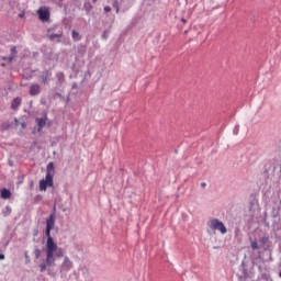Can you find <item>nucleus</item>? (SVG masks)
I'll list each match as a JSON object with an SVG mask.
<instances>
[{"label":"nucleus","instance_id":"obj_1","mask_svg":"<svg viewBox=\"0 0 281 281\" xmlns=\"http://www.w3.org/2000/svg\"><path fill=\"white\" fill-rule=\"evenodd\" d=\"M45 234L47 236L45 248L46 262L48 267H56V258H63L65 252L63 251V248H59L54 241V238L52 237V228H46Z\"/></svg>","mask_w":281,"mask_h":281},{"label":"nucleus","instance_id":"obj_2","mask_svg":"<svg viewBox=\"0 0 281 281\" xmlns=\"http://www.w3.org/2000/svg\"><path fill=\"white\" fill-rule=\"evenodd\" d=\"M207 226L212 232H221V234H227V227H225V224L221 222L217 218H213L207 223Z\"/></svg>","mask_w":281,"mask_h":281},{"label":"nucleus","instance_id":"obj_3","mask_svg":"<svg viewBox=\"0 0 281 281\" xmlns=\"http://www.w3.org/2000/svg\"><path fill=\"white\" fill-rule=\"evenodd\" d=\"M54 187V175L52 173H46L45 180L40 181V190L42 192H45L47 188H53Z\"/></svg>","mask_w":281,"mask_h":281},{"label":"nucleus","instance_id":"obj_4","mask_svg":"<svg viewBox=\"0 0 281 281\" xmlns=\"http://www.w3.org/2000/svg\"><path fill=\"white\" fill-rule=\"evenodd\" d=\"M71 269H74V261H71L69 257H65L64 262L61 263L60 272L63 273V272L71 271Z\"/></svg>","mask_w":281,"mask_h":281},{"label":"nucleus","instance_id":"obj_5","mask_svg":"<svg viewBox=\"0 0 281 281\" xmlns=\"http://www.w3.org/2000/svg\"><path fill=\"white\" fill-rule=\"evenodd\" d=\"M37 14H38L40 21H43L44 23L49 21V10L40 8L37 10Z\"/></svg>","mask_w":281,"mask_h":281},{"label":"nucleus","instance_id":"obj_6","mask_svg":"<svg viewBox=\"0 0 281 281\" xmlns=\"http://www.w3.org/2000/svg\"><path fill=\"white\" fill-rule=\"evenodd\" d=\"M52 78V71L49 70H44L42 75L40 76V80L42 85H47L49 82V79Z\"/></svg>","mask_w":281,"mask_h":281},{"label":"nucleus","instance_id":"obj_7","mask_svg":"<svg viewBox=\"0 0 281 281\" xmlns=\"http://www.w3.org/2000/svg\"><path fill=\"white\" fill-rule=\"evenodd\" d=\"M30 95L34 97V95H38V93H41V85L38 83H32L30 86V90H29Z\"/></svg>","mask_w":281,"mask_h":281},{"label":"nucleus","instance_id":"obj_8","mask_svg":"<svg viewBox=\"0 0 281 281\" xmlns=\"http://www.w3.org/2000/svg\"><path fill=\"white\" fill-rule=\"evenodd\" d=\"M54 225H56V215L53 213L46 220V228L54 229Z\"/></svg>","mask_w":281,"mask_h":281},{"label":"nucleus","instance_id":"obj_9","mask_svg":"<svg viewBox=\"0 0 281 281\" xmlns=\"http://www.w3.org/2000/svg\"><path fill=\"white\" fill-rule=\"evenodd\" d=\"M38 131H43L45 124H47V114H45V117L43 119H36Z\"/></svg>","mask_w":281,"mask_h":281},{"label":"nucleus","instance_id":"obj_10","mask_svg":"<svg viewBox=\"0 0 281 281\" xmlns=\"http://www.w3.org/2000/svg\"><path fill=\"white\" fill-rule=\"evenodd\" d=\"M21 106V98H15L13 99L12 103H11V109L13 111H16Z\"/></svg>","mask_w":281,"mask_h":281},{"label":"nucleus","instance_id":"obj_11","mask_svg":"<svg viewBox=\"0 0 281 281\" xmlns=\"http://www.w3.org/2000/svg\"><path fill=\"white\" fill-rule=\"evenodd\" d=\"M0 194H1V199H10V196H12V193L8 189H2L0 191Z\"/></svg>","mask_w":281,"mask_h":281},{"label":"nucleus","instance_id":"obj_12","mask_svg":"<svg viewBox=\"0 0 281 281\" xmlns=\"http://www.w3.org/2000/svg\"><path fill=\"white\" fill-rule=\"evenodd\" d=\"M56 78H57L58 82H65V74L57 72Z\"/></svg>","mask_w":281,"mask_h":281},{"label":"nucleus","instance_id":"obj_13","mask_svg":"<svg viewBox=\"0 0 281 281\" xmlns=\"http://www.w3.org/2000/svg\"><path fill=\"white\" fill-rule=\"evenodd\" d=\"M2 214H3V216H10V214H12V207L5 206Z\"/></svg>","mask_w":281,"mask_h":281},{"label":"nucleus","instance_id":"obj_14","mask_svg":"<svg viewBox=\"0 0 281 281\" xmlns=\"http://www.w3.org/2000/svg\"><path fill=\"white\" fill-rule=\"evenodd\" d=\"M47 267H52V266L47 265V261H46V263H41L40 265L41 273H43L44 271H47Z\"/></svg>","mask_w":281,"mask_h":281},{"label":"nucleus","instance_id":"obj_15","mask_svg":"<svg viewBox=\"0 0 281 281\" xmlns=\"http://www.w3.org/2000/svg\"><path fill=\"white\" fill-rule=\"evenodd\" d=\"M52 171H54V162L47 165V175H52Z\"/></svg>","mask_w":281,"mask_h":281},{"label":"nucleus","instance_id":"obj_16","mask_svg":"<svg viewBox=\"0 0 281 281\" xmlns=\"http://www.w3.org/2000/svg\"><path fill=\"white\" fill-rule=\"evenodd\" d=\"M72 38L75 41H80V33H78L77 31H72Z\"/></svg>","mask_w":281,"mask_h":281},{"label":"nucleus","instance_id":"obj_17","mask_svg":"<svg viewBox=\"0 0 281 281\" xmlns=\"http://www.w3.org/2000/svg\"><path fill=\"white\" fill-rule=\"evenodd\" d=\"M1 128H2V131H8V128H10V122L7 121V122L2 123Z\"/></svg>","mask_w":281,"mask_h":281},{"label":"nucleus","instance_id":"obj_18","mask_svg":"<svg viewBox=\"0 0 281 281\" xmlns=\"http://www.w3.org/2000/svg\"><path fill=\"white\" fill-rule=\"evenodd\" d=\"M11 54H12L13 58H14V56H16V46L11 47Z\"/></svg>","mask_w":281,"mask_h":281},{"label":"nucleus","instance_id":"obj_19","mask_svg":"<svg viewBox=\"0 0 281 281\" xmlns=\"http://www.w3.org/2000/svg\"><path fill=\"white\" fill-rule=\"evenodd\" d=\"M250 245L252 249H258V241L254 240Z\"/></svg>","mask_w":281,"mask_h":281},{"label":"nucleus","instance_id":"obj_20","mask_svg":"<svg viewBox=\"0 0 281 281\" xmlns=\"http://www.w3.org/2000/svg\"><path fill=\"white\" fill-rule=\"evenodd\" d=\"M63 36V34H50V38H60Z\"/></svg>","mask_w":281,"mask_h":281},{"label":"nucleus","instance_id":"obj_21","mask_svg":"<svg viewBox=\"0 0 281 281\" xmlns=\"http://www.w3.org/2000/svg\"><path fill=\"white\" fill-rule=\"evenodd\" d=\"M2 60H9V63H12L14 60V56L11 57H2Z\"/></svg>","mask_w":281,"mask_h":281},{"label":"nucleus","instance_id":"obj_22","mask_svg":"<svg viewBox=\"0 0 281 281\" xmlns=\"http://www.w3.org/2000/svg\"><path fill=\"white\" fill-rule=\"evenodd\" d=\"M85 8H86V10H91V4L90 3H88V4L86 3Z\"/></svg>","mask_w":281,"mask_h":281},{"label":"nucleus","instance_id":"obj_23","mask_svg":"<svg viewBox=\"0 0 281 281\" xmlns=\"http://www.w3.org/2000/svg\"><path fill=\"white\" fill-rule=\"evenodd\" d=\"M104 12H111V7H104Z\"/></svg>","mask_w":281,"mask_h":281},{"label":"nucleus","instance_id":"obj_24","mask_svg":"<svg viewBox=\"0 0 281 281\" xmlns=\"http://www.w3.org/2000/svg\"><path fill=\"white\" fill-rule=\"evenodd\" d=\"M0 260H5V255L0 254Z\"/></svg>","mask_w":281,"mask_h":281},{"label":"nucleus","instance_id":"obj_25","mask_svg":"<svg viewBox=\"0 0 281 281\" xmlns=\"http://www.w3.org/2000/svg\"><path fill=\"white\" fill-rule=\"evenodd\" d=\"M38 256H41V250H36V258H38Z\"/></svg>","mask_w":281,"mask_h":281},{"label":"nucleus","instance_id":"obj_26","mask_svg":"<svg viewBox=\"0 0 281 281\" xmlns=\"http://www.w3.org/2000/svg\"><path fill=\"white\" fill-rule=\"evenodd\" d=\"M207 184L205 182L201 183V188H205Z\"/></svg>","mask_w":281,"mask_h":281},{"label":"nucleus","instance_id":"obj_27","mask_svg":"<svg viewBox=\"0 0 281 281\" xmlns=\"http://www.w3.org/2000/svg\"><path fill=\"white\" fill-rule=\"evenodd\" d=\"M20 19H23V16H25V14H23V13H20Z\"/></svg>","mask_w":281,"mask_h":281},{"label":"nucleus","instance_id":"obj_28","mask_svg":"<svg viewBox=\"0 0 281 281\" xmlns=\"http://www.w3.org/2000/svg\"><path fill=\"white\" fill-rule=\"evenodd\" d=\"M102 36H103V38H106V36H108L106 32H104Z\"/></svg>","mask_w":281,"mask_h":281},{"label":"nucleus","instance_id":"obj_29","mask_svg":"<svg viewBox=\"0 0 281 281\" xmlns=\"http://www.w3.org/2000/svg\"><path fill=\"white\" fill-rule=\"evenodd\" d=\"M23 128H25V123L22 124Z\"/></svg>","mask_w":281,"mask_h":281},{"label":"nucleus","instance_id":"obj_30","mask_svg":"<svg viewBox=\"0 0 281 281\" xmlns=\"http://www.w3.org/2000/svg\"><path fill=\"white\" fill-rule=\"evenodd\" d=\"M116 12H120V9H119V8L116 9Z\"/></svg>","mask_w":281,"mask_h":281},{"label":"nucleus","instance_id":"obj_31","mask_svg":"<svg viewBox=\"0 0 281 281\" xmlns=\"http://www.w3.org/2000/svg\"><path fill=\"white\" fill-rule=\"evenodd\" d=\"M182 22H183V23H186V20H184V19H182Z\"/></svg>","mask_w":281,"mask_h":281},{"label":"nucleus","instance_id":"obj_32","mask_svg":"<svg viewBox=\"0 0 281 281\" xmlns=\"http://www.w3.org/2000/svg\"><path fill=\"white\" fill-rule=\"evenodd\" d=\"M97 0H93V2L95 3Z\"/></svg>","mask_w":281,"mask_h":281}]
</instances>
